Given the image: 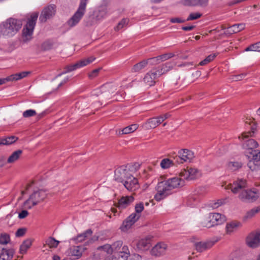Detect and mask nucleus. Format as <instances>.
Listing matches in <instances>:
<instances>
[{
	"label": "nucleus",
	"mask_w": 260,
	"mask_h": 260,
	"mask_svg": "<svg viewBox=\"0 0 260 260\" xmlns=\"http://www.w3.org/2000/svg\"><path fill=\"white\" fill-rule=\"evenodd\" d=\"M202 176L201 171L197 168L187 167L181 170L180 177H174L167 180L159 182L157 186V193L154 199L157 201L164 199L172 193V190L176 188L184 185V180H192Z\"/></svg>",
	"instance_id": "f257e3e1"
},
{
	"label": "nucleus",
	"mask_w": 260,
	"mask_h": 260,
	"mask_svg": "<svg viewBox=\"0 0 260 260\" xmlns=\"http://www.w3.org/2000/svg\"><path fill=\"white\" fill-rule=\"evenodd\" d=\"M22 22L20 20L10 18L0 24V36L12 37L21 28Z\"/></svg>",
	"instance_id": "f03ea898"
},
{
	"label": "nucleus",
	"mask_w": 260,
	"mask_h": 260,
	"mask_svg": "<svg viewBox=\"0 0 260 260\" xmlns=\"http://www.w3.org/2000/svg\"><path fill=\"white\" fill-rule=\"evenodd\" d=\"M38 18V13H33L27 20L22 30V40L27 43L32 39L34 30Z\"/></svg>",
	"instance_id": "7ed1b4c3"
},
{
	"label": "nucleus",
	"mask_w": 260,
	"mask_h": 260,
	"mask_svg": "<svg viewBox=\"0 0 260 260\" xmlns=\"http://www.w3.org/2000/svg\"><path fill=\"white\" fill-rule=\"evenodd\" d=\"M122 241H117L111 245L112 253H118L119 256L123 260H126L129 256L130 253L128 247L126 245L122 246Z\"/></svg>",
	"instance_id": "20e7f679"
},
{
	"label": "nucleus",
	"mask_w": 260,
	"mask_h": 260,
	"mask_svg": "<svg viewBox=\"0 0 260 260\" xmlns=\"http://www.w3.org/2000/svg\"><path fill=\"white\" fill-rule=\"evenodd\" d=\"M259 196V192L256 189L244 190L239 194V198L244 202H253L258 198Z\"/></svg>",
	"instance_id": "39448f33"
},
{
	"label": "nucleus",
	"mask_w": 260,
	"mask_h": 260,
	"mask_svg": "<svg viewBox=\"0 0 260 260\" xmlns=\"http://www.w3.org/2000/svg\"><path fill=\"white\" fill-rule=\"evenodd\" d=\"M131 175L126 166H121L117 168L114 172L115 180L123 183Z\"/></svg>",
	"instance_id": "423d86ee"
},
{
	"label": "nucleus",
	"mask_w": 260,
	"mask_h": 260,
	"mask_svg": "<svg viewBox=\"0 0 260 260\" xmlns=\"http://www.w3.org/2000/svg\"><path fill=\"white\" fill-rule=\"evenodd\" d=\"M56 13V7L54 5H50L45 7L42 11L39 20L42 22H45L48 19L52 18Z\"/></svg>",
	"instance_id": "0eeeda50"
},
{
	"label": "nucleus",
	"mask_w": 260,
	"mask_h": 260,
	"mask_svg": "<svg viewBox=\"0 0 260 260\" xmlns=\"http://www.w3.org/2000/svg\"><path fill=\"white\" fill-rule=\"evenodd\" d=\"M94 60L95 58L91 56L87 59L80 60L73 64L68 66L65 68V71H64L61 74H66L83 67L92 62Z\"/></svg>",
	"instance_id": "6e6552de"
},
{
	"label": "nucleus",
	"mask_w": 260,
	"mask_h": 260,
	"mask_svg": "<svg viewBox=\"0 0 260 260\" xmlns=\"http://www.w3.org/2000/svg\"><path fill=\"white\" fill-rule=\"evenodd\" d=\"M246 243L251 248L260 246V231L251 233L246 238Z\"/></svg>",
	"instance_id": "1a4fd4ad"
},
{
	"label": "nucleus",
	"mask_w": 260,
	"mask_h": 260,
	"mask_svg": "<svg viewBox=\"0 0 260 260\" xmlns=\"http://www.w3.org/2000/svg\"><path fill=\"white\" fill-rule=\"evenodd\" d=\"M122 184L124 187L129 191H135L140 188L138 180L133 175H131Z\"/></svg>",
	"instance_id": "9d476101"
},
{
	"label": "nucleus",
	"mask_w": 260,
	"mask_h": 260,
	"mask_svg": "<svg viewBox=\"0 0 260 260\" xmlns=\"http://www.w3.org/2000/svg\"><path fill=\"white\" fill-rule=\"evenodd\" d=\"M247 187L246 181L243 179H238L233 184H229L225 186V189H231L234 193H237Z\"/></svg>",
	"instance_id": "9b49d317"
},
{
	"label": "nucleus",
	"mask_w": 260,
	"mask_h": 260,
	"mask_svg": "<svg viewBox=\"0 0 260 260\" xmlns=\"http://www.w3.org/2000/svg\"><path fill=\"white\" fill-rule=\"evenodd\" d=\"M140 215L131 214L123 222L120 226V229L123 232H126L139 219Z\"/></svg>",
	"instance_id": "f8f14e48"
},
{
	"label": "nucleus",
	"mask_w": 260,
	"mask_h": 260,
	"mask_svg": "<svg viewBox=\"0 0 260 260\" xmlns=\"http://www.w3.org/2000/svg\"><path fill=\"white\" fill-rule=\"evenodd\" d=\"M86 11L78 8L73 16L68 21V24L70 27L76 26L81 20Z\"/></svg>",
	"instance_id": "ddd939ff"
},
{
	"label": "nucleus",
	"mask_w": 260,
	"mask_h": 260,
	"mask_svg": "<svg viewBox=\"0 0 260 260\" xmlns=\"http://www.w3.org/2000/svg\"><path fill=\"white\" fill-rule=\"evenodd\" d=\"M178 156L181 160V163L183 162H190L194 157V153L187 149H182L178 151Z\"/></svg>",
	"instance_id": "4468645a"
},
{
	"label": "nucleus",
	"mask_w": 260,
	"mask_h": 260,
	"mask_svg": "<svg viewBox=\"0 0 260 260\" xmlns=\"http://www.w3.org/2000/svg\"><path fill=\"white\" fill-rule=\"evenodd\" d=\"M30 72H22L21 73H17L15 74L11 75L6 78L0 79V85L3 84L8 81H14L20 80L27 77L29 74Z\"/></svg>",
	"instance_id": "2eb2a0df"
},
{
	"label": "nucleus",
	"mask_w": 260,
	"mask_h": 260,
	"mask_svg": "<svg viewBox=\"0 0 260 260\" xmlns=\"http://www.w3.org/2000/svg\"><path fill=\"white\" fill-rule=\"evenodd\" d=\"M86 248L82 246H73L69 250V254L70 256L74 257V259H79L80 258L83 252Z\"/></svg>",
	"instance_id": "dca6fc26"
},
{
	"label": "nucleus",
	"mask_w": 260,
	"mask_h": 260,
	"mask_svg": "<svg viewBox=\"0 0 260 260\" xmlns=\"http://www.w3.org/2000/svg\"><path fill=\"white\" fill-rule=\"evenodd\" d=\"M136 249L138 250H146L148 249L151 246V238L147 237L142 238L135 243Z\"/></svg>",
	"instance_id": "f3484780"
},
{
	"label": "nucleus",
	"mask_w": 260,
	"mask_h": 260,
	"mask_svg": "<svg viewBox=\"0 0 260 260\" xmlns=\"http://www.w3.org/2000/svg\"><path fill=\"white\" fill-rule=\"evenodd\" d=\"M161 119H159L158 117H153L148 119L147 121L142 123V126L146 129L154 128L161 123Z\"/></svg>",
	"instance_id": "a211bd4d"
},
{
	"label": "nucleus",
	"mask_w": 260,
	"mask_h": 260,
	"mask_svg": "<svg viewBox=\"0 0 260 260\" xmlns=\"http://www.w3.org/2000/svg\"><path fill=\"white\" fill-rule=\"evenodd\" d=\"M241 226L242 223L239 221H232L228 222L225 227L226 233L228 235H231L236 232Z\"/></svg>",
	"instance_id": "6ab92c4d"
},
{
	"label": "nucleus",
	"mask_w": 260,
	"mask_h": 260,
	"mask_svg": "<svg viewBox=\"0 0 260 260\" xmlns=\"http://www.w3.org/2000/svg\"><path fill=\"white\" fill-rule=\"evenodd\" d=\"M167 245L164 243H159L152 248L151 251L152 255L158 256L165 253Z\"/></svg>",
	"instance_id": "aec40b11"
},
{
	"label": "nucleus",
	"mask_w": 260,
	"mask_h": 260,
	"mask_svg": "<svg viewBox=\"0 0 260 260\" xmlns=\"http://www.w3.org/2000/svg\"><path fill=\"white\" fill-rule=\"evenodd\" d=\"M215 242L212 241H208L206 242H200L195 243L194 245L196 250L199 252H203L208 249L212 247Z\"/></svg>",
	"instance_id": "412c9836"
},
{
	"label": "nucleus",
	"mask_w": 260,
	"mask_h": 260,
	"mask_svg": "<svg viewBox=\"0 0 260 260\" xmlns=\"http://www.w3.org/2000/svg\"><path fill=\"white\" fill-rule=\"evenodd\" d=\"M134 201V198L132 196L122 197L118 201V207L121 209H124L132 203Z\"/></svg>",
	"instance_id": "4be33fe9"
},
{
	"label": "nucleus",
	"mask_w": 260,
	"mask_h": 260,
	"mask_svg": "<svg viewBox=\"0 0 260 260\" xmlns=\"http://www.w3.org/2000/svg\"><path fill=\"white\" fill-rule=\"evenodd\" d=\"M210 214L214 226L221 224L226 220L225 216L220 213H211Z\"/></svg>",
	"instance_id": "5701e85b"
},
{
	"label": "nucleus",
	"mask_w": 260,
	"mask_h": 260,
	"mask_svg": "<svg viewBox=\"0 0 260 260\" xmlns=\"http://www.w3.org/2000/svg\"><path fill=\"white\" fill-rule=\"evenodd\" d=\"M32 200L34 201V204H38L40 202L42 201L46 197V193L43 190H39L35 191L30 195Z\"/></svg>",
	"instance_id": "b1692460"
},
{
	"label": "nucleus",
	"mask_w": 260,
	"mask_h": 260,
	"mask_svg": "<svg viewBox=\"0 0 260 260\" xmlns=\"http://www.w3.org/2000/svg\"><path fill=\"white\" fill-rule=\"evenodd\" d=\"M244 28L245 24L244 23L236 24L228 27L225 32L228 34H233L242 30Z\"/></svg>",
	"instance_id": "393cba45"
},
{
	"label": "nucleus",
	"mask_w": 260,
	"mask_h": 260,
	"mask_svg": "<svg viewBox=\"0 0 260 260\" xmlns=\"http://www.w3.org/2000/svg\"><path fill=\"white\" fill-rule=\"evenodd\" d=\"M257 146V143L253 139H249L245 141L243 144V147L247 150L245 152L246 154H248L249 151L254 150L253 149L256 148Z\"/></svg>",
	"instance_id": "a878e982"
},
{
	"label": "nucleus",
	"mask_w": 260,
	"mask_h": 260,
	"mask_svg": "<svg viewBox=\"0 0 260 260\" xmlns=\"http://www.w3.org/2000/svg\"><path fill=\"white\" fill-rule=\"evenodd\" d=\"M92 231L90 229H88L83 233L78 235L77 236L74 237L72 240L75 241V243L82 242L86 239L88 237L91 236Z\"/></svg>",
	"instance_id": "bb28decb"
},
{
	"label": "nucleus",
	"mask_w": 260,
	"mask_h": 260,
	"mask_svg": "<svg viewBox=\"0 0 260 260\" xmlns=\"http://www.w3.org/2000/svg\"><path fill=\"white\" fill-rule=\"evenodd\" d=\"M108 87V85H103L100 88L96 89L92 92V95L100 96V99L102 100H106L105 93L106 90V88Z\"/></svg>",
	"instance_id": "cd10ccee"
},
{
	"label": "nucleus",
	"mask_w": 260,
	"mask_h": 260,
	"mask_svg": "<svg viewBox=\"0 0 260 260\" xmlns=\"http://www.w3.org/2000/svg\"><path fill=\"white\" fill-rule=\"evenodd\" d=\"M13 255V251L10 249L3 248L0 252V260H10Z\"/></svg>",
	"instance_id": "c85d7f7f"
},
{
	"label": "nucleus",
	"mask_w": 260,
	"mask_h": 260,
	"mask_svg": "<svg viewBox=\"0 0 260 260\" xmlns=\"http://www.w3.org/2000/svg\"><path fill=\"white\" fill-rule=\"evenodd\" d=\"M201 225L207 228L214 226L210 213L203 217L201 221Z\"/></svg>",
	"instance_id": "c756f323"
},
{
	"label": "nucleus",
	"mask_w": 260,
	"mask_h": 260,
	"mask_svg": "<svg viewBox=\"0 0 260 260\" xmlns=\"http://www.w3.org/2000/svg\"><path fill=\"white\" fill-rule=\"evenodd\" d=\"M22 154V151L17 150L13 152L7 159V163L12 164L17 161Z\"/></svg>",
	"instance_id": "7c9ffc66"
},
{
	"label": "nucleus",
	"mask_w": 260,
	"mask_h": 260,
	"mask_svg": "<svg viewBox=\"0 0 260 260\" xmlns=\"http://www.w3.org/2000/svg\"><path fill=\"white\" fill-rule=\"evenodd\" d=\"M104 85H108V87L106 88L105 93V99H109L111 97V95L112 93H114L115 91L116 90V86H115L113 84H110V83H107L104 84Z\"/></svg>",
	"instance_id": "2f4dec72"
},
{
	"label": "nucleus",
	"mask_w": 260,
	"mask_h": 260,
	"mask_svg": "<svg viewBox=\"0 0 260 260\" xmlns=\"http://www.w3.org/2000/svg\"><path fill=\"white\" fill-rule=\"evenodd\" d=\"M249 153L247 154L248 159H252L256 162L260 163V151L257 150L249 151Z\"/></svg>",
	"instance_id": "473e14b6"
},
{
	"label": "nucleus",
	"mask_w": 260,
	"mask_h": 260,
	"mask_svg": "<svg viewBox=\"0 0 260 260\" xmlns=\"http://www.w3.org/2000/svg\"><path fill=\"white\" fill-rule=\"evenodd\" d=\"M148 64L147 60H143L140 62L135 64L132 68V72H138L143 70Z\"/></svg>",
	"instance_id": "72a5a7b5"
},
{
	"label": "nucleus",
	"mask_w": 260,
	"mask_h": 260,
	"mask_svg": "<svg viewBox=\"0 0 260 260\" xmlns=\"http://www.w3.org/2000/svg\"><path fill=\"white\" fill-rule=\"evenodd\" d=\"M32 244V241L30 239H26L23 241L20 247V253L24 254L26 252L28 249Z\"/></svg>",
	"instance_id": "f704fd0d"
},
{
	"label": "nucleus",
	"mask_w": 260,
	"mask_h": 260,
	"mask_svg": "<svg viewBox=\"0 0 260 260\" xmlns=\"http://www.w3.org/2000/svg\"><path fill=\"white\" fill-rule=\"evenodd\" d=\"M260 211V206L256 207L248 211L243 217V220H246L253 217L257 213Z\"/></svg>",
	"instance_id": "c9c22d12"
},
{
	"label": "nucleus",
	"mask_w": 260,
	"mask_h": 260,
	"mask_svg": "<svg viewBox=\"0 0 260 260\" xmlns=\"http://www.w3.org/2000/svg\"><path fill=\"white\" fill-rule=\"evenodd\" d=\"M174 66L175 63L174 62H167L165 64H164L162 66L159 67V68L163 75L171 70Z\"/></svg>",
	"instance_id": "e433bc0d"
},
{
	"label": "nucleus",
	"mask_w": 260,
	"mask_h": 260,
	"mask_svg": "<svg viewBox=\"0 0 260 260\" xmlns=\"http://www.w3.org/2000/svg\"><path fill=\"white\" fill-rule=\"evenodd\" d=\"M144 82L146 84L149 86H151L154 85L155 80L154 78L150 75L149 72H148L144 77Z\"/></svg>",
	"instance_id": "4c0bfd02"
},
{
	"label": "nucleus",
	"mask_w": 260,
	"mask_h": 260,
	"mask_svg": "<svg viewBox=\"0 0 260 260\" xmlns=\"http://www.w3.org/2000/svg\"><path fill=\"white\" fill-rule=\"evenodd\" d=\"M139 127L137 124H133L123 128L121 131L122 134H128L136 131Z\"/></svg>",
	"instance_id": "58836bf2"
},
{
	"label": "nucleus",
	"mask_w": 260,
	"mask_h": 260,
	"mask_svg": "<svg viewBox=\"0 0 260 260\" xmlns=\"http://www.w3.org/2000/svg\"><path fill=\"white\" fill-rule=\"evenodd\" d=\"M140 164L138 162H135L133 164H129L126 166L128 170L131 172V175H133L140 169Z\"/></svg>",
	"instance_id": "ea45409f"
},
{
	"label": "nucleus",
	"mask_w": 260,
	"mask_h": 260,
	"mask_svg": "<svg viewBox=\"0 0 260 260\" xmlns=\"http://www.w3.org/2000/svg\"><path fill=\"white\" fill-rule=\"evenodd\" d=\"M59 242L52 237L48 238L45 241V244L50 248H56Z\"/></svg>",
	"instance_id": "a19ab883"
},
{
	"label": "nucleus",
	"mask_w": 260,
	"mask_h": 260,
	"mask_svg": "<svg viewBox=\"0 0 260 260\" xmlns=\"http://www.w3.org/2000/svg\"><path fill=\"white\" fill-rule=\"evenodd\" d=\"M173 162L169 158H164L161 160L160 166L163 169H167L173 166Z\"/></svg>",
	"instance_id": "79ce46f5"
},
{
	"label": "nucleus",
	"mask_w": 260,
	"mask_h": 260,
	"mask_svg": "<svg viewBox=\"0 0 260 260\" xmlns=\"http://www.w3.org/2000/svg\"><path fill=\"white\" fill-rule=\"evenodd\" d=\"M17 140V138L14 136H11L5 139H2L0 140V145H10L15 142Z\"/></svg>",
	"instance_id": "37998d69"
},
{
	"label": "nucleus",
	"mask_w": 260,
	"mask_h": 260,
	"mask_svg": "<svg viewBox=\"0 0 260 260\" xmlns=\"http://www.w3.org/2000/svg\"><path fill=\"white\" fill-rule=\"evenodd\" d=\"M249 159L250 160L247 164V166L251 171H257L260 170V163L256 162L255 161L252 159Z\"/></svg>",
	"instance_id": "c03bdc74"
},
{
	"label": "nucleus",
	"mask_w": 260,
	"mask_h": 260,
	"mask_svg": "<svg viewBox=\"0 0 260 260\" xmlns=\"http://www.w3.org/2000/svg\"><path fill=\"white\" fill-rule=\"evenodd\" d=\"M10 241L9 235L6 233H2L0 235V244L6 245Z\"/></svg>",
	"instance_id": "a18cd8bd"
},
{
	"label": "nucleus",
	"mask_w": 260,
	"mask_h": 260,
	"mask_svg": "<svg viewBox=\"0 0 260 260\" xmlns=\"http://www.w3.org/2000/svg\"><path fill=\"white\" fill-rule=\"evenodd\" d=\"M159 67L157 68H154L152 69L149 72L150 73V75L154 78L155 80L158 77H159L161 75H162L161 72Z\"/></svg>",
	"instance_id": "49530a36"
},
{
	"label": "nucleus",
	"mask_w": 260,
	"mask_h": 260,
	"mask_svg": "<svg viewBox=\"0 0 260 260\" xmlns=\"http://www.w3.org/2000/svg\"><path fill=\"white\" fill-rule=\"evenodd\" d=\"M245 51H258L260 52V42L251 45L245 49Z\"/></svg>",
	"instance_id": "de8ad7c7"
},
{
	"label": "nucleus",
	"mask_w": 260,
	"mask_h": 260,
	"mask_svg": "<svg viewBox=\"0 0 260 260\" xmlns=\"http://www.w3.org/2000/svg\"><path fill=\"white\" fill-rule=\"evenodd\" d=\"M242 167V164L238 162H230L228 165L229 169L232 171H234Z\"/></svg>",
	"instance_id": "09e8293b"
},
{
	"label": "nucleus",
	"mask_w": 260,
	"mask_h": 260,
	"mask_svg": "<svg viewBox=\"0 0 260 260\" xmlns=\"http://www.w3.org/2000/svg\"><path fill=\"white\" fill-rule=\"evenodd\" d=\"M216 57V55L215 54H210L208 55L205 59H204L203 60L201 61L199 63V65L200 66H205L211 61H212L215 57Z\"/></svg>",
	"instance_id": "8fccbe9b"
},
{
	"label": "nucleus",
	"mask_w": 260,
	"mask_h": 260,
	"mask_svg": "<svg viewBox=\"0 0 260 260\" xmlns=\"http://www.w3.org/2000/svg\"><path fill=\"white\" fill-rule=\"evenodd\" d=\"M135 213H133V214H137L140 215L141 213L144 210V204L142 202H140L138 204H137L135 207Z\"/></svg>",
	"instance_id": "3c124183"
},
{
	"label": "nucleus",
	"mask_w": 260,
	"mask_h": 260,
	"mask_svg": "<svg viewBox=\"0 0 260 260\" xmlns=\"http://www.w3.org/2000/svg\"><path fill=\"white\" fill-rule=\"evenodd\" d=\"M33 199L30 196L29 199L27 200L24 203V206L25 208L30 209L33 206L36 205L37 204H34V201L32 200Z\"/></svg>",
	"instance_id": "603ef678"
},
{
	"label": "nucleus",
	"mask_w": 260,
	"mask_h": 260,
	"mask_svg": "<svg viewBox=\"0 0 260 260\" xmlns=\"http://www.w3.org/2000/svg\"><path fill=\"white\" fill-rule=\"evenodd\" d=\"M174 56V54L172 53H169L159 55L158 56L160 59V62H161L173 57Z\"/></svg>",
	"instance_id": "864d4df0"
},
{
	"label": "nucleus",
	"mask_w": 260,
	"mask_h": 260,
	"mask_svg": "<svg viewBox=\"0 0 260 260\" xmlns=\"http://www.w3.org/2000/svg\"><path fill=\"white\" fill-rule=\"evenodd\" d=\"M147 61H148V64L150 65H155L160 63V59L158 56L150 58L147 59Z\"/></svg>",
	"instance_id": "5fc2aeb1"
},
{
	"label": "nucleus",
	"mask_w": 260,
	"mask_h": 260,
	"mask_svg": "<svg viewBox=\"0 0 260 260\" xmlns=\"http://www.w3.org/2000/svg\"><path fill=\"white\" fill-rule=\"evenodd\" d=\"M128 19L127 18L123 19L120 22H119L118 25L115 27L116 30H119L124 27V25H126L128 22Z\"/></svg>",
	"instance_id": "6e6d98bb"
},
{
	"label": "nucleus",
	"mask_w": 260,
	"mask_h": 260,
	"mask_svg": "<svg viewBox=\"0 0 260 260\" xmlns=\"http://www.w3.org/2000/svg\"><path fill=\"white\" fill-rule=\"evenodd\" d=\"M36 114L35 110L32 109L27 110L23 112V116L25 118L33 116Z\"/></svg>",
	"instance_id": "4d7b16f0"
},
{
	"label": "nucleus",
	"mask_w": 260,
	"mask_h": 260,
	"mask_svg": "<svg viewBox=\"0 0 260 260\" xmlns=\"http://www.w3.org/2000/svg\"><path fill=\"white\" fill-rule=\"evenodd\" d=\"M98 250H103L106 251L107 253H112V248L111 245L105 244L103 246H100L98 248Z\"/></svg>",
	"instance_id": "13d9d810"
},
{
	"label": "nucleus",
	"mask_w": 260,
	"mask_h": 260,
	"mask_svg": "<svg viewBox=\"0 0 260 260\" xmlns=\"http://www.w3.org/2000/svg\"><path fill=\"white\" fill-rule=\"evenodd\" d=\"M202 14L200 13H190L186 19V21H190L197 19L200 18Z\"/></svg>",
	"instance_id": "bf43d9fd"
},
{
	"label": "nucleus",
	"mask_w": 260,
	"mask_h": 260,
	"mask_svg": "<svg viewBox=\"0 0 260 260\" xmlns=\"http://www.w3.org/2000/svg\"><path fill=\"white\" fill-rule=\"evenodd\" d=\"M246 76L245 73H242L237 75H234L232 77V79L233 81H237L242 80Z\"/></svg>",
	"instance_id": "052dcab7"
},
{
	"label": "nucleus",
	"mask_w": 260,
	"mask_h": 260,
	"mask_svg": "<svg viewBox=\"0 0 260 260\" xmlns=\"http://www.w3.org/2000/svg\"><path fill=\"white\" fill-rule=\"evenodd\" d=\"M52 46V43L50 41H46L44 42L42 45V48L44 50H48L51 48Z\"/></svg>",
	"instance_id": "680f3d73"
},
{
	"label": "nucleus",
	"mask_w": 260,
	"mask_h": 260,
	"mask_svg": "<svg viewBox=\"0 0 260 260\" xmlns=\"http://www.w3.org/2000/svg\"><path fill=\"white\" fill-rule=\"evenodd\" d=\"M184 4L188 6L198 5V0H184Z\"/></svg>",
	"instance_id": "e2e57ef3"
},
{
	"label": "nucleus",
	"mask_w": 260,
	"mask_h": 260,
	"mask_svg": "<svg viewBox=\"0 0 260 260\" xmlns=\"http://www.w3.org/2000/svg\"><path fill=\"white\" fill-rule=\"evenodd\" d=\"M89 0H80L79 5L78 8L86 11V5Z\"/></svg>",
	"instance_id": "0e129e2a"
},
{
	"label": "nucleus",
	"mask_w": 260,
	"mask_h": 260,
	"mask_svg": "<svg viewBox=\"0 0 260 260\" xmlns=\"http://www.w3.org/2000/svg\"><path fill=\"white\" fill-rule=\"evenodd\" d=\"M222 204V202L220 200H218L217 201H214L210 204V206L213 209H216L221 206Z\"/></svg>",
	"instance_id": "69168bd1"
},
{
	"label": "nucleus",
	"mask_w": 260,
	"mask_h": 260,
	"mask_svg": "<svg viewBox=\"0 0 260 260\" xmlns=\"http://www.w3.org/2000/svg\"><path fill=\"white\" fill-rule=\"evenodd\" d=\"M185 21V20L181 19L180 18H172L170 19V22L173 23H181L184 22Z\"/></svg>",
	"instance_id": "338daca9"
},
{
	"label": "nucleus",
	"mask_w": 260,
	"mask_h": 260,
	"mask_svg": "<svg viewBox=\"0 0 260 260\" xmlns=\"http://www.w3.org/2000/svg\"><path fill=\"white\" fill-rule=\"evenodd\" d=\"M25 232H26L25 229H24V228L19 229L16 232V236L17 237H22L25 234Z\"/></svg>",
	"instance_id": "774afa93"
}]
</instances>
